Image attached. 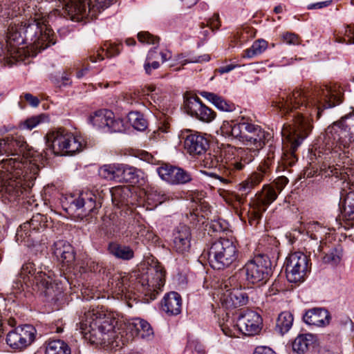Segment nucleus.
Returning <instances> with one entry per match:
<instances>
[{
	"mask_svg": "<svg viewBox=\"0 0 354 354\" xmlns=\"http://www.w3.org/2000/svg\"><path fill=\"white\" fill-rule=\"evenodd\" d=\"M128 120L131 125L138 131H144L147 127V120L140 112H130L128 115Z\"/></svg>",
	"mask_w": 354,
	"mask_h": 354,
	"instance_id": "obj_44",
	"label": "nucleus"
},
{
	"mask_svg": "<svg viewBox=\"0 0 354 354\" xmlns=\"http://www.w3.org/2000/svg\"><path fill=\"white\" fill-rule=\"evenodd\" d=\"M113 113L109 110H100L91 116L92 124L97 128H107L109 124L112 122Z\"/></svg>",
	"mask_w": 354,
	"mask_h": 354,
	"instance_id": "obj_35",
	"label": "nucleus"
},
{
	"mask_svg": "<svg viewBox=\"0 0 354 354\" xmlns=\"http://www.w3.org/2000/svg\"><path fill=\"white\" fill-rule=\"evenodd\" d=\"M281 38L283 41L287 44L298 45L300 44L299 36L292 32H285L282 34Z\"/></svg>",
	"mask_w": 354,
	"mask_h": 354,
	"instance_id": "obj_56",
	"label": "nucleus"
},
{
	"mask_svg": "<svg viewBox=\"0 0 354 354\" xmlns=\"http://www.w3.org/2000/svg\"><path fill=\"white\" fill-rule=\"evenodd\" d=\"M190 352H196L197 354H205L203 345L198 340H189L185 348V354Z\"/></svg>",
	"mask_w": 354,
	"mask_h": 354,
	"instance_id": "obj_53",
	"label": "nucleus"
},
{
	"mask_svg": "<svg viewBox=\"0 0 354 354\" xmlns=\"http://www.w3.org/2000/svg\"><path fill=\"white\" fill-rule=\"evenodd\" d=\"M45 138L48 147L57 156L73 155L83 149L80 138L65 129L52 131Z\"/></svg>",
	"mask_w": 354,
	"mask_h": 354,
	"instance_id": "obj_8",
	"label": "nucleus"
},
{
	"mask_svg": "<svg viewBox=\"0 0 354 354\" xmlns=\"http://www.w3.org/2000/svg\"><path fill=\"white\" fill-rule=\"evenodd\" d=\"M176 168V167L171 165L162 164L157 168V172L162 180L172 184Z\"/></svg>",
	"mask_w": 354,
	"mask_h": 354,
	"instance_id": "obj_46",
	"label": "nucleus"
},
{
	"mask_svg": "<svg viewBox=\"0 0 354 354\" xmlns=\"http://www.w3.org/2000/svg\"><path fill=\"white\" fill-rule=\"evenodd\" d=\"M138 39L142 43L156 44L159 41V37H154L149 32H140L138 34Z\"/></svg>",
	"mask_w": 354,
	"mask_h": 354,
	"instance_id": "obj_55",
	"label": "nucleus"
},
{
	"mask_svg": "<svg viewBox=\"0 0 354 354\" xmlns=\"http://www.w3.org/2000/svg\"><path fill=\"white\" fill-rule=\"evenodd\" d=\"M243 119L235 123L233 121H224L221 127V133L227 137H232L242 142Z\"/></svg>",
	"mask_w": 354,
	"mask_h": 354,
	"instance_id": "obj_33",
	"label": "nucleus"
},
{
	"mask_svg": "<svg viewBox=\"0 0 354 354\" xmlns=\"http://www.w3.org/2000/svg\"><path fill=\"white\" fill-rule=\"evenodd\" d=\"M237 326L245 335H254L260 332L262 319L257 312L247 310L239 313L237 318Z\"/></svg>",
	"mask_w": 354,
	"mask_h": 354,
	"instance_id": "obj_17",
	"label": "nucleus"
},
{
	"mask_svg": "<svg viewBox=\"0 0 354 354\" xmlns=\"http://www.w3.org/2000/svg\"><path fill=\"white\" fill-rule=\"evenodd\" d=\"M271 261L264 255H258L248 261L241 269L245 280L252 284H263L272 274Z\"/></svg>",
	"mask_w": 354,
	"mask_h": 354,
	"instance_id": "obj_9",
	"label": "nucleus"
},
{
	"mask_svg": "<svg viewBox=\"0 0 354 354\" xmlns=\"http://www.w3.org/2000/svg\"><path fill=\"white\" fill-rule=\"evenodd\" d=\"M22 24L19 19L12 21L8 28L6 32V44L8 51H10V55L13 57V55L19 49L20 45L24 44V39L23 36Z\"/></svg>",
	"mask_w": 354,
	"mask_h": 354,
	"instance_id": "obj_20",
	"label": "nucleus"
},
{
	"mask_svg": "<svg viewBox=\"0 0 354 354\" xmlns=\"http://www.w3.org/2000/svg\"><path fill=\"white\" fill-rule=\"evenodd\" d=\"M192 175L180 167H176L174 169V176L172 185L185 184L192 180Z\"/></svg>",
	"mask_w": 354,
	"mask_h": 354,
	"instance_id": "obj_47",
	"label": "nucleus"
},
{
	"mask_svg": "<svg viewBox=\"0 0 354 354\" xmlns=\"http://www.w3.org/2000/svg\"><path fill=\"white\" fill-rule=\"evenodd\" d=\"M254 187L248 178L239 185V191L241 192V195H235L236 201L239 204H243L244 203L245 196Z\"/></svg>",
	"mask_w": 354,
	"mask_h": 354,
	"instance_id": "obj_48",
	"label": "nucleus"
},
{
	"mask_svg": "<svg viewBox=\"0 0 354 354\" xmlns=\"http://www.w3.org/2000/svg\"><path fill=\"white\" fill-rule=\"evenodd\" d=\"M293 324V315L288 311L281 313L277 319L276 330L281 335L286 333Z\"/></svg>",
	"mask_w": 354,
	"mask_h": 354,
	"instance_id": "obj_37",
	"label": "nucleus"
},
{
	"mask_svg": "<svg viewBox=\"0 0 354 354\" xmlns=\"http://www.w3.org/2000/svg\"><path fill=\"white\" fill-rule=\"evenodd\" d=\"M48 226L47 216L41 214L33 215L30 221L23 223L16 234L17 241L24 242L25 245H34L38 242V236Z\"/></svg>",
	"mask_w": 354,
	"mask_h": 354,
	"instance_id": "obj_10",
	"label": "nucleus"
},
{
	"mask_svg": "<svg viewBox=\"0 0 354 354\" xmlns=\"http://www.w3.org/2000/svg\"><path fill=\"white\" fill-rule=\"evenodd\" d=\"M238 256L236 243L232 239L223 237L212 242L207 251L211 267L217 270L230 267L236 262Z\"/></svg>",
	"mask_w": 354,
	"mask_h": 354,
	"instance_id": "obj_5",
	"label": "nucleus"
},
{
	"mask_svg": "<svg viewBox=\"0 0 354 354\" xmlns=\"http://www.w3.org/2000/svg\"><path fill=\"white\" fill-rule=\"evenodd\" d=\"M19 276L25 282L29 281L46 289H48L51 285L50 274L43 271L41 268L37 270L35 264L29 261L22 265Z\"/></svg>",
	"mask_w": 354,
	"mask_h": 354,
	"instance_id": "obj_16",
	"label": "nucleus"
},
{
	"mask_svg": "<svg viewBox=\"0 0 354 354\" xmlns=\"http://www.w3.org/2000/svg\"><path fill=\"white\" fill-rule=\"evenodd\" d=\"M221 301L226 308H237L248 304V295L241 289H229L222 294Z\"/></svg>",
	"mask_w": 354,
	"mask_h": 354,
	"instance_id": "obj_23",
	"label": "nucleus"
},
{
	"mask_svg": "<svg viewBox=\"0 0 354 354\" xmlns=\"http://www.w3.org/2000/svg\"><path fill=\"white\" fill-rule=\"evenodd\" d=\"M182 299L176 292L167 294L162 301V309L168 315H177L181 312Z\"/></svg>",
	"mask_w": 354,
	"mask_h": 354,
	"instance_id": "obj_28",
	"label": "nucleus"
},
{
	"mask_svg": "<svg viewBox=\"0 0 354 354\" xmlns=\"http://www.w3.org/2000/svg\"><path fill=\"white\" fill-rule=\"evenodd\" d=\"M48 119V117L46 114H40L30 117L24 121L23 123V128L28 130H32L39 124L47 121Z\"/></svg>",
	"mask_w": 354,
	"mask_h": 354,
	"instance_id": "obj_50",
	"label": "nucleus"
},
{
	"mask_svg": "<svg viewBox=\"0 0 354 354\" xmlns=\"http://www.w3.org/2000/svg\"><path fill=\"white\" fill-rule=\"evenodd\" d=\"M275 151V146L270 144L268 147L267 156L264 159L263 163L261 165L262 167H263V172H268L270 166L274 162Z\"/></svg>",
	"mask_w": 354,
	"mask_h": 354,
	"instance_id": "obj_52",
	"label": "nucleus"
},
{
	"mask_svg": "<svg viewBox=\"0 0 354 354\" xmlns=\"http://www.w3.org/2000/svg\"><path fill=\"white\" fill-rule=\"evenodd\" d=\"M53 250L57 259L63 263L72 262L75 259L73 247L66 241H56L53 245Z\"/></svg>",
	"mask_w": 354,
	"mask_h": 354,
	"instance_id": "obj_29",
	"label": "nucleus"
},
{
	"mask_svg": "<svg viewBox=\"0 0 354 354\" xmlns=\"http://www.w3.org/2000/svg\"><path fill=\"white\" fill-rule=\"evenodd\" d=\"M253 354H277L270 347L259 346H257L254 351Z\"/></svg>",
	"mask_w": 354,
	"mask_h": 354,
	"instance_id": "obj_64",
	"label": "nucleus"
},
{
	"mask_svg": "<svg viewBox=\"0 0 354 354\" xmlns=\"http://www.w3.org/2000/svg\"><path fill=\"white\" fill-rule=\"evenodd\" d=\"M120 178L124 181L136 183L138 181L140 170L127 165H120Z\"/></svg>",
	"mask_w": 354,
	"mask_h": 354,
	"instance_id": "obj_40",
	"label": "nucleus"
},
{
	"mask_svg": "<svg viewBox=\"0 0 354 354\" xmlns=\"http://www.w3.org/2000/svg\"><path fill=\"white\" fill-rule=\"evenodd\" d=\"M243 131H242V141L244 139H247V138H249L248 136L252 133H260V126L254 124L251 120L248 118H245L243 117Z\"/></svg>",
	"mask_w": 354,
	"mask_h": 354,
	"instance_id": "obj_49",
	"label": "nucleus"
},
{
	"mask_svg": "<svg viewBox=\"0 0 354 354\" xmlns=\"http://www.w3.org/2000/svg\"><path fill=\"white\" fill-rule=\"evenodd\" d=\"M58 6L59 2L57 0L56 8L52 12L47 14L39 10L35 12L34 17H31L28 21H21L24 44L41 51L56 43L53 30L48 27L49 21L57 15L68 19V16L62 14V8Z\"/></svg>",
	"mask_w": 354,
	"mask_h": 354,
	"instance_id": "obj_4",
	"label": "nucleus"
},
{
	"mask_svg": "<svg viewBox=\"0 0 354 354\" xmlns=\"http://www.w3.org/2000/svg\"><path fill=\"white\" fill-rule=\"evenodd\" d=\"M120 164L104 165L99 169V176L109 180H120Z\"/></svg>",
	"mask_w": 354,
	"mask_h": 354,
	"instance_id": "obj_38",
	"label": "nucleus"
},
{
	"mask_svg": "<svg viewBox=\"0 0 354 354\" xmlns=\"http://www.w3.org/2000/svg\"><path fill=\"white\" fill-rule=\"evenodd\" d=\"M159 66L160 64L157 61H145L144 64V68L147 75H150L151 73L152 69H157Z\"/></svg>",
	"mask_w": 354,
	"mask_h": 354,
	"instance_id": "obj_63",
	"label": "nucleus"
},
{
	"mask_svg": "<svg viewBox=\"0 0 354 354\" xmlns=\"http://www.w3.org/2000/svg\"><path fill=\"white\" fill-rule=\"evenodd\" d=\"M122 121L114 120L112 117V122L109 124L107 129L110 132H118L122 131Z\"/></svg>",
	"mask_w": 354,
	"mask_h": 354,
	"instance_id": "obj_61",
	"label": "nucleus"
},
{
	"mask_svg": "<svg viewBox=\"0 0 354 354\" xmlns=\"http://www.w3.org/2000/svg\"><path fill=\"white\" fill-rule=\"evenodd\" d=\"M71 348L61 339L49 340L45 343V354H71Z\"/></svg>",
	"mask_w": 354,
	"mask_h": 354,
	"instance_id": "obj_34",
	"label": "nucleus"
},
{
	"mask_svg": "<svg viewBox=\"0 0 354 354\" xmlns=\"http://www.w3.org/2000/svg\"><path fill=\"white\" fill-rule=\"evenodd\" d=\"M97 196L89 190L80 192L78 197L70 202L69 209L77 214V217L83 218L101 207L100 203H97Z\"/></svg>",
	"mask_w": 354,
	"mask_h": 354,
	"instance_id": "obj_14",
	"label": "nucleus"
},
{
	"mask_svg": "<svg viewBox=\"0 0 354 354\" xmlns=\"http://www.w3.org/2000/svg\"><path fill=\"white\" fill-rule=\"evenodd\" d=\"M260 171L259 172H255L252 174L249 178L248 180L252 183V185L254 187L259 185L263 180V175L266 174L267 172H263V168L261 165L259 166Z\"/></svg>",
	"mask_w": 354,
	"mask_h": 354,
	"instance_id": "obj_58",
	"label": "nucleus"
},
{
	"mask_svg": "<svg viewBox=\"0 0 354 354\" xmlns=\"http://www.w3.org/2000/svg\"><path fill=\"white\" fill-rule=\"evenodd\" d=\"M324 253L325 254L322 257L323 262L331 266L337 265L343 257V250L340 245L330 248L326 252H324Z\"/></svg>",
	"mask_w": 354,
	"mask_h": 354,
	"instance_id": "obj_41",
	"label": "nucleus"
},
{
	"mask_svg": "<svg viewBox=\"0 0 354 354\" xmlns=\"http://www.w3.org/2000/svg\"><path fill=\"white\" fill-rule=\"evenodd\" d=\"M253 160V155L247 150L237 149L226 145L217 147L205 155L202 160L204 167L218 168L220 173L206 172L209 177L218 179L223 184H228L236 176V172Z\"/></svg>",
	"mask_w": 354,
	"mask_h": 354,
	"instance_id": "obj_2",
	"label": "nucleus"
},
{
	"mask_svg": "<svg viewBox=\"0 0 354 354\" xmlns=\"http://www.w3.org/2000/svg\"><path fill=\"white\" fill-rule=\"evenodd\" d=\"M328 229L317 221L310 223L308 225V233H310V237L315 240L322 239L323 236L327 234V230Z\"/></svg>",
	"mask_w": 354,
	"mask_h": 354,
	"instance_id": "obj_45",
	"label": "nucleus"
},
{
	"mask_svg": "<svg viewBox=\"0 0 354 354\" xmlns=\"http://www.w3.org/2000/svg\"><path fill=\"white\" fill-rule=\"evenodd\" d=\"M118 326V321L111 315L99 309H92L86 312L80 322V330L84 337L91 344L109 345L119 342L122 344L128 341L129 337L123 339L121 328Z\"/></svg>",
	"mask_w": 354,
	"mask_h": 354,
	"instance_id": "obj_3",
	"label": "nucleus"
},
{
	"mask_svg": "<svg viewBox=\"0 0 354 354\" xmlns=\"http://www.w3.org/2000/svg\"><path fill=\"white\" fill-rule=\"evenodd\" d=\"M221 328L223 333L230 337H236L239 336V334L241 332L239 327L237 326V323L236 324H233L232 322L227 320L226 323H223L220 325Z\"/></svg>",
	"mask_w": 354,
	"mask_h": 354,
	"instance_id": "obj_51",
	"label": "nucleus"
},
{
	"mask_svg": "<svg viewBox=\"0 0 354 354\" xmlns=\"http://www.w3.org/2000/svg\"><path fill=\"white\" fill-rule=\"evenodd\" d=\"M200 95L222 111L232 112L235 110L234 104L226 100L217 94L207 91H201Z\"/></svg>",
	"mask_w": 354,
	"mask_h": 354,
	"instance_id": "obj_31",
	"label": "nucleus"
},
{
	"mask_svg": "<svg viewBox=\"0 0 354 354\" xmlns=\"http://www.w3.org/2000/svg\"><path fill=\"white\" fill-rule=\"evenodd\" d=\"M108 251L115 258L124 261H129L134 257V252L130 246L116 242H111L109 244Z\"/></svg>",
	"mask_w": 354,
	"mask_h": 354,
	"instance_id": "obj_32",
	"label": "nucleus"
},
{
	"mask_svg": "<svg viewBox=\"0 0 354 354\" xmlns=\"http://www.w3.org/2000/svg\"><path fill=\"white\" fill-rule=\"evenodd\" d=\"M187 114L203 122H209L216 117V113L203 104L198 97H190L185 101Z\"/></svg>",
	"mask_w": 354,
	"mask_h": 354,
	"instance_id": "obj_18",
	"label": "nucleus"
},
{
	"mask_svg": "<svg viewBox=\"0 0 354 354\" xmlns=\"http://www.w3.org/2000/svg\"><path fill=\"white\" fill-rule=\"evenodd\" d=\"M207 26H209L212 30L218 29L221 26L218 15L214 14V16L208 21Z\"/></svg>",
	"mask_w": 354,
	"mask_h": 354,
	"instance_id": "obj_62",
	"label": "nucleus"
},
{
	"mask_svg": "<svg viewBox=\"0 0 354 354\" xmlns=\"http://www.w3.org/2000/svg\"><path fill=\"white\" fill-rule=\"evenodd\" d=\"M249 137L242 141L248 148L241 149L247 150L253 155V158L272 138L270 133L265 131L261 127H260V133H252Z\"/></svg>",
	"mask_w": 354,
	"mask_h": 354,
	"instance_id": "obj_24",
	"label": "nucleus"
},
{
	"mask_svg": "<svg viewBox=\"0 0 354 354\" xmlns=\"http://www.w3.org/2000/svg\"><path fill=\"white\" fill-rule=\"evenodd\" d=\"M184 147L191 156H200L209 148V141L200 133H190L185 138Z\"/></svg>",
	"mask_w": 354,
	"mask_h": 354,
	"instance_id": "obj_21",
	"label": "nucleus"
},
{
	"mask_svg": "<svg viewBox=\"0 0 354 354\" xmlns=\"http://www.w3.org/2000/svg\"><path fill=\"white\" fill-rule=\"evenodd\" d=\"M288 178L281 176L276 178L274 182L270 185H272L274 189L279 194L288 183Z\"/></svg>",
	"mask_w": 354,
	"mask_h": 354,
	"instance_id": "obj_57",
	"label": "nucleus"
},
{
	"mask_svg": "<svg viewBox=\"0 0 354 354\" xmlns=\"http://www.w3.org/2000/svg\"><path fill=\"white\" fill-rule=\"evenodd\" d=\"M336 40L338 42L346 44H354V26H347L345 30V37H338Z\"/></svg>",
	"mask_w": 354,
	"mask_h": 354,
	"instance_id": "obj_54",
	"label": "nucleus"
},
{
	"mask_svg": "<svg viewBox=\"0 0 354 354\" xmlns=\"http://www.w3.org/2000/svg\"><path fill=\"white\" fill-rule=\"evenodd\" d=\"M165 270L160 265L151 267L146 275H142L140 280L142 286V292L146 299L154 300L157 295L162 291L165 284Z\"/></svg>",
	"mask_w": 354,
	"mask_h": 354,
	"instance_id": "obj_11",
	"label": "nucleus"
},
{
	"mask_svg": "<svg viewBox=\"0 0 354 354\" xmlns=\"http://www.w3.org/2000/svg\"><path fill=\"white\" fill-rule=\"evenodd\" d=\"M173 237V247L177 252L184 254L189 250L192 235L189 227L180 225L175 229Z\"/></svg>",
	"mask_w": 354,
	"mask_h": 354,
	"instance_id": "obj_22",
	"label": "nucleus"
},
{
	"mask_svg": "<svg viewBox=\"0 0 354 354\" xmlns=\"http://www.w3.org/2000/svg\"><path fill=\"white\" fill-rule=\"evenodd\" d=\"M21 163L16 158L3 160L0 168V194L3 197L12 201L23 194L24 188L21 179L14 177L19 174H12L13 169H21Z\"/></svg>",
	"mask_w": 354,
	"mask_h": 354,
	"instance_id": "obj_7",
	"label": "nucleus"
},
{
	"mask_svg": "<svg viewBox=\"0 0 354 354\" xmlns=\"http://www.w3.org/2000/svg\"><path fill=\"white\" fill-rule=\"evenodd\" d=\"M35 333L36 330L32 325L19 326L7 334V344L13 349L21 351L32 344Z\"/></svg>",
	"mask_w": 354,
	"mask_h": 354,
	"instance_id": "obj_13",
	"label": "nucleus"
},
{
	"mask_svg": "<svg viewBox=\"0 0 354 354\" xmlns=\"http://www.w3.org/2000/svg\"><path fill=\"white\" fill-rule=\"evenodd\" d=\"M122 48L121 44H105L104 47L102 48V53L97 51L96 55H91L89 59L92 62H95L97 60H103L104 55L103 53L105 52V55L108 57H112L116 56L120 54Z\"/></svg>",
	"mask_w": 354,
	"mask_h": 354,
	"instance_id": "obj_36",
	"label": "nucleus"
},
{
	"mask_svg": "<svg viewBox=\"0 0 354 354\" xmlns=\"http://www.w3.org/2000/svg\"><path fill=\"white\" fill-rule=\"evenodd\" d=\"M311 264L306 254L301 252L291 253L286 259V277L290 282L302 281L310 269Z\"/></svg>",
	"mask_w": 354,
	"mask_h": 354,
	"instance_id": "obj_12",
	"label": "nucleus"
},
{
	"mask_svg": "<svg viewBox=\"0 0 354 354\" xmlns=\"http://www.w3.org/2000/svg\"><path fill=\"white\" fill-rule=\"evenodd\" d=\"M267 48L268 42L266 40L263 39H257L252 44L250 48L244 50L243 57L247 58L254 57L263 53Z\"/></svg>",
	"mask_w": 354,
	"mask_h": 354,
	"instance_id": "obj_42",
	"label": "nucleus"
},
{
	"mask_svg": "<svg viewBox=\"0 0 354 354\" xmlns=\"http://www.w3.org/2000/svg\"><path fill=\"white\" fill-rule=\"evenodd\" d=\"M128 277L127 276L118 277L115 280V286L118 290L124 292L127 288Z\"/></svg>",
	"mask_w": 354,
	"mask_h": 354,
	"instance_id": "obj_59",
	"label": "nucleus"
},
{
	"mask_svg": "<svg viewBox=\"0 0 354 354\" xmlns=\"http://www.w3.org/2000/svg\"><path fill=\"white\" fill-rule=\"evenodd\" d=\"M343 216L348 221H354V192L346 195L343 203Z\"/></svg>",
	"mask_w": 354,
	"mask_h": 354,
	"instance_id": "obj_43",
	"label": "nucleus"
},
{
	"mask_svg": "<svg viewBox=\"0 0 354 354\" xmlns=\"http://www.w3.org/2000/svg\"><path fill=\"white\" fill-rule=\"evenodd\" d=\"M316 341L317 337L313 334H300L292 342V350L297 354H304L313 346Z\"/></svg>",
	"mask_w": 354,
	"mask_h": 354,
	"instance_id": "obj_30",
	"label": "nucleus"
},
{
	"mask_svg": "<svg viewBox=\"0 0 354 354\" xmlns=\"http://www.w3.org/2000/svg\"><path fill=\"white\" fill-rule=\"evenodd\" d=\"M348 125L354 127V113L346 115L341 120L327 128L326 134L328 139L333 140V145H342L344 148L348 147L349 142L346 140ZM351 139L354 142L353 136L350 137L349 142H351Z\"/></svg>",
	"mask_w": 354,
	"mask_h": 354,
	"instance_id": "obj_15",
	"label": "nucleus"
},
{
	"mask_svg": "<svg viewBox=\"0 0 354 354\" xmlns=\"http://www.w3.org/2000/svg\"><path fill=\"white\" fill-rule=\"evenodd\" d=\"M113 0H95V4L91 6V0H58V7H62L63 15L74 21H80L90 17H95L97 11L108 8Z\"/></svg>",
	"mask_w": 354,
	"mask_h": 354,
	"instance_id": "obj_6",
	"label": "nucleus"
},
{
	"mask_svg": "<svg viewBox=\"0 0 354 354\" xmlns=\"http://www.w3.org/2000/svg\"><path fill=\"white\" fill-rule=\"evenodd\" d=\"M329 312L323 308H314L307 310L303 316L305 323L316 326H326L330 321Z\"/></svg>",
	"mask_w": 354,
	"mask_h": 354,
	"instance_id": "obj_26",
	"label": "nucleus"
},
{
	"mask_svg": "<svg viewBox=\"0 0 354 354\" xmlns=\"http://www.w3.org/2000/svg\"><path fill=\"white\" fill-rule=\"evenodd\" d=\"M130 194L128 187H116L111 190L112 201L116 205H127Z\"/></svg>",
	"mask_w": 354,
	"mask_h": 354,
	"instance_id": "obj_39",
	"label": "nucleus"
},
{
	"mask_svg": "<svg viewBox=\"0 0 354 354\" xmlns=\"http://www.w3.org/2000/svg\"><path fill=\"white\" fill-rule=\"evenodd\" d=\"M210 227L216 232H223L227 229V224L225 221H213L211 223Z\"/></svg>",
	"mask_w": 354,
	"mask_h": 354,
	"instance_id": "obj_60",
	"label": "nucleus"
},
{
	"mask_svg": "<svg viewBox=\"0 0 354 354\" xmlns=\"http://www.w3.org/2000/svg\"><path fill=\"white\" fill-rule=\"evenodd\" d=\"M5 142L6 153L8 156H24L27 144L24 138L20 136H7L3 138Z\"/></svg>",
	"mask_w": 354,
	"mask_h": 354,
	"instance_id": "obj_27",
	"label": "nucleus"
},
{
	"mask_svg": "<svg viewBox=\"0 0 354 354\" xmlns=\"http://www.w3.org/2000/svg\"><path fill=\"white\" fill-rule=\"evenodd\" d=\"M342 98V92L334 85L316 88L310 100L301 90L295 89L288 94L280 95L272 102V106L281 116L289 115L293 120L292 124H284L281 129L283 140L288 148L281 157L285 167L292 166L297 160L295 153L313 127L310 118L312 113L316 112L319 119L322 111L340 104Z\"/></svg>",
	"mask_w": 354,
	"mask_h": 354,
	"instance_id": "obj_1",
	"label": "nucleus"
},
{
	"mask_svg": "<svg viewBox=\"0 0 354 354\" xmlns=\"http://www.w3.org/2000/svg\"><path fill=\"white\" fill-rule=\"evenodd\" d=\"M125 327L131 335V337H139L142 339H149L153 335V329L147 321L136 317L125 324Z\"/></svg>",
	"mask_w": 354,
	"mask_h": 354,
	"instance_id": "obj_25",
	"label": "nucleus"
},
{
	"mask_svg": "<svg viewBox=\"0 0 354 354\" xmlns=\"http://www.w3.org/2000/svg\"><path fill=\"white\" fill-rule=\"evenodd\" d=\"M278 192L272 185H265L261 191L256 194V203L254 204V214L257 218H260L268 207L272 203L278 196Z\"/></svg>",
	"mask_w": 354,
	"mask_h": 354,
	"instance_id": "obj_19",
	"label": "nucleus"
}]
</instances>
